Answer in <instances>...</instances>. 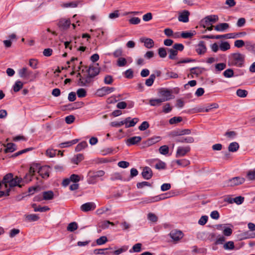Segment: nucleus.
I'll return each instance as SVG.
<instances>
[{
  "label": "nucleus",
  "mask_w": 255,
  "mask_h": 255,
  "mask_svg": "<svg viewBox=\"0 0 255 255\" xmlns=\"http://www.w3.org/2000/svg\"><path fill=\"white\" fill-rule=\"evenodd\" d=\"M223 248L225 250H233L235 248L234 243L233 241H229L224 244Z\"/></svg>",
  "instance_id": "obj_32"
},
{
  "label": "nucleus",
  "mask_w": 255,
  "mask_h": 255,
  "mask_svg": "<svg viewBox=\"0 0 255 255\" xmlns=\"http://www.w3.org/2000/svg\"><path fill=\"white\" fill-rule=\"evenodd\" d=\"M229 27V24L227 23H221L214 27L216 30L218 31H224Z\"/></svg>",
  "instance_id": "obj_23"
},
{
  "label": "nucleus",
  "mask_w": 255,
  "mask_h": 255,
  "mask_svg": "<svg viewBox=\"0 0 255 255\" xmlns=\"http://www.w3.org/2000/svg\"><path fill=\"white\" fill-rule=\"evenodd\" d=\"M114 81L113 78L112 76L107 75H106L104 79V82L105 84L111 85Z\"/></svg>",
  "instance_id": "obj_49"
},
{
  "label": "nucleus",
  "mask_w": 255,
  "mask_h": 255,
  "mask_svg": "<svg viewBox=\"0 0 255 255\" xmlns=\"http://www.w3.org/2000/svg\"><path fill=\"white\" fill-rule=\"evenodd\" d=\"M176 163L178 165H181L182 166H186L190 164L189 161L187 159H185L177 160L176 161Z\"/></svg>",
  "instance_id": "obj_45"
},
{
  "label": "nucleus",
  "mask_w": 255,
  "mask_h": 255,
  "mask_svg": "<svg viewBox=\"0 0 255 255\" xmlns=\"http://www.w3.org/2000/svg\"><path fill=\"white\" fill-rule=\"evenodd\" d=\"M54 197V193L52 191H45L43 193V199L45 200H52Z\"/></svg>",
  "instance_id": "obj_28"
},
{
  "label": "nucleus",
  "mask_w": 255,
  "mask_h": 255,
  "mask_svg": "<svg viewBox=\"0 0 255 255\" xmlns=\"http://www.w3.org/2000/svg\"><path fill=\"white\" fill-rule=\"evenodd\" d=\"M166 48L164 47H160L158 49V54L160 58H163L167 56Z\"/></svg>",
  "instance_id": "obj_37"
},
{
  "label": "nucleus",
  "mask_w": 255,
  "mask_h": 255,
  "mask_svg": "<svg viewBox=\"0 0 255 255\" xmlns=\"http://www.w3.org/2000/svg\"><path fill=\"white\" fill-rule=\"evenodd\" d=\"M184 45L181 43H175L172 47V48H173L177 52L178 51H182L184 49Z\"/></svg>",
  "instance_id": "obj_57"
},
{
  "label": "nucleus",
  "mask_w": 255,
  "mask_h": 255,
  "mask_svg": "<svg viewBox=\"0 0 255 255\" xmlns=\"http://www.w3.org/2000/svg\"><path fill=\"white\" fill-rule=\"evenodd\" d=\"M149 127L148 123L146 121H144L139 126L138 129L141 131H143L148 128Z\"/></svg>",
  "instance_id": "obj_59"
},
{
  "label": "nucleus",
  "mask_w": 255,
  "mask_h": 255,
  "mask_svg": "<svg viewBox=\"0 0 255 255\" xmlns=\"http://www.w3.org/2000/svg\"><path fill=\"white\" fill-rule=\"evenodd\" d=\"M160 140V137H156L155 138H152L150 139H148L146 142L145 144L147 146H150L152 144H153L157 142H158Z\"/></svg>",
  "instance_id": "obj_44"
},
{
  "label": "nucleus",
  "mask_w": 255,
  "mask_h": 255,
  "mask_svg": "<svg viewBox=\"0 0 255 255\" xmlns=\"http://www.w3.org/2000/svg\"><path fill=\"white\" fill-rule=\"evenodd\" d=\"M234 45L237 48H241L244 46H246V42L243 40H237L234 42Z\"/></svg>",
  "instance_id": "obj_62"
},
{
  "label": "nucleus",
  "mask_w": 255,
  "mask_h": 255,
  "mask_svg": "<svg viewBox=\"0 0 255 255\" xmlns=\"http://www.w3.org/2000/svg\"><path fill=\"white\" fill-rule=\"evenodd\" d=\"M141 175H152V171L151 168L148 166L143 168Z\"/></svg>",
  "instance_id": "obj_39"
},
{
  "label": "nucleus",
  "mask_w": 255,
  "mask_h": 255,
  "mask_svg": "<svg viewBox=\"0 0 255 255\" xmlns=\"http://www.w3.org/2000/svg\"><path fill=\"white\" fill-rule=\"evenodd\" d=\"M4 146L5 147L4 150L5 153L12 152L16 149V145L13 143H8Z\"/></svg>",
  "instance_id": "obj_22"
},
{
  "label": "nucleus",
  "mask_w": 255,
  "mask_h": 255,
  "mask_svg": "<svg viewBox=\"0 0 255 255\" xmlns=\"http://www.w3.org/2000/svg\"><path fill=\"white\" fill-rule=\"evenodd\" d=\"M151 186V184L148 182L143 181L141 182H138L137 183L136 186L138 188L140 189L144 187L147 186L150 187Z\"/></svg>",
  "instance_id": "obj_55"
},
{
  "label": "nucleus",
  "mask_w": 255,
  "mask_h": 255,
  "mask_svg": "<svg viewBox=\"0 0 255 255\" xmlns=\"http://www.w3.org/2000/svg\"><path fill=\"white\" fill-rule=\"evenodd\" d=\"M29 65L33 69H37L38 65L37 60L35 59H30L29 61Z\"/></svg>",
  "instance_id": "obj_53"
},
{
  "label": "nucleus",
  "mask_w": 255,
  "mask_h": 255,
  "mask_svg": "<svg viewBox=\"0 0 255 255\" xmlns=\"http://www.w3.org/2000/svg\"><path fill=\"white\" fill-rule=\"evenodd\" d=\"M127 63L126 58L123 57H119L117 60V65L119 67L125 66Z\"/></svg>",
  "instance_id": "obj_46"
},
{
  "label": "nucleus",
  "mask_w": 255,
  "mask_h": 255,
  "mask_svg": "<svg viewBox=\"0 0 255 255\" xmlns=\"http://www.w3.org/2000/svg\"><path fill=\"white\" fill-rule=\"evenodd\" d=\"M124 121L126 123V124H124L125 125V127L128 128L134 127L138 122V119L135 118L131 119L130 117H128L126 118Z\"/></svg>",
  "instance_id": "obj_14"
},
{
  "label": "nucleus",
  "mask_w": 255,
  "mask_h": 255,
  "mask_svg": "<svg viewBox=\"0 0 255 255\" xmlns=\"http://www.w3.org/2000/svg\"><path fill=\"white\" fill-rule=\"evenodd\" d=\"M141 140V137L139 136H135L131 137H130L127 139L126 144L128 146H130L131 145L135 144L139 142H140Z\"/></svg>",
  "instance_id": "obj_20"
},
{
  "label": "nucleus",
  "mask_w": 255,
  "mask_h": 255,
  "mask_svg": "<svg viewBox=\"0 0 255 255\" xmlns=\"http://www.w3.org/2000/svg\"><path fill=\"white\" fill-rule=\"evenodd\" d=\"M234 71L232 69H227L223 72V75L226 78H231L234 76Z\"/></svg>",
  "instance_id": "obj_40"
},
{
  "label": "nucleus",
  "mask_w": 255,
  "mask_h": 255,
  "mask_svg": "<svg viewBox=\"0 0 255 255\" xmlns=\"http://www.w3.org/2000/svg\"><path fill=\"white\" fill-rule=\"evenodd\" d=\"M207 48L205 42L200 41L199 43L196 46V51L199 55H203L206 52Z\"/></svg>",
  "instance_id": "obj_12"
},
{
  "label": "nucleus",
  "mask_w": 255,
  "mask_h": 255,
  "mask_svg": "<svg viewBox=\"0 0 255 255\" xmlns=\"http://www.w3.org/2000/svg\"><path fill=\"white\" fill-rule=\"evenodd\" d=\"M194 140L191 136L180 137L175 139V141L180 143H193Z\"/></svg>",
  "instance_id": "obj_21"
},
{
  "label": "nucleus",
  "mask_w": 255,
  "mask_h": 255,
  "mask_svg": "<svg viewBox=\"0 0 255 255\" xmlns=\"http://www.w3.org/2000/svg\"><path fill=\"white\" fill-rule=\"evenodd\" d=\"M247 34L246 32H240L237 33H229V39H235L242 36H244Z\"/></svg>",
  "instance_id": "obj_26"
},
{
  "label": "nucleus",
  "mask_w": 255,
  "mask_h": 255,
  "mask_svg": "<svg viewBox=\"0 0 255 255\" xmlns=\"http://www.w3.org/2000/svg\"><path fill=\"white\" fill-rule=\"evenodd\" d=\"M163 102L161 98L151 99L149 100V104L152 106H159Z\"/></svg>",
  "instance_id": "obj_29"
},
{
  "label": "nucleus",
  "mask_w": 255,
  "mask_h": 255,
  "mask_svg": "<svg viewBox=\"0 0 255 255\" xmlns=\"http://www.w3.org/2000/svg\"><path fill=\"white\" fill-rule=\"evenodd\" d=\"M233 233V230L231 228L228 227H224L223 233L225 236H230Z\"/></svg>",
  "instance_id": "obj_58"
},
{
  "label": "nucleus",
  "mask_w": 255,
  "mask_h": 255,
  "mask_svg": "<svg viewBox=\"0 0 255 255\" xmlns=\"http://www.w3.org/2000/svg\"><path fill=\"white\" fill-rule=\"evenodd\" d=\"M218 19L219 17L217 15L207 16L201 21L202 26L204 28H205L206 26L211 25L212 23L216 22Z\"/></svg>",
  "instance_id": "obj_5"
},
{
  "label": "nucleus",
  "mask_w": 255,
  "mask_h": 255,
  "mask_svg": "<svg viewBox=\"0 0 255 255\" xmlns=\"http://www.w3.org/2000/svg\"><path fill=\"white\" fill-rule=\"evenodd\" d=\"M52 168L48 165L41 166L39 163H33L29 168V173L31 175H34L38 173L39 175H49Z\"/></svg>",
  "instance_id": "obj_2"
},
{
  "label": "nucleus",
  "mask_w": 255,
  "mask_h": 255,
  "mask_svg": "<svg viewBox=\"0 0 255 255\" xmlns=\"http://www.w3.org/2000/svg\"><path fill=\"white\" fill-rule=\"evenodd\" d=\"M190 12L186 10H183L178 16V20L183 22H187L189 21V16Z\"/></svg>",
  "instance_id": "obj_19"
},
{
  "label": "nucleus",
  "mask_w": 255,
  "mask_h": 255,
  "mask_svg": "<svg viewBox=\"0 0 255 255\" xmlns=\"http://www.w3.org/2000/svg\"><path fill=\"white\" fill-rule=\"evenodd\" d=\"M246 48L249 51L252 52L255 54V44L253 42L247 41L246 42Z\"/></svg>",
  "instance_id": "obj_24"
},
{
  "label": "nucleus",
  "mask_w": 255,
  "mask_h": 255,
  "mask_svg": "<svg viewBox=\"0 0 255 255\" xmlns=\"http://www.w3.org/2000/svg\"><path fill=\"white\" fill-rule=\"evenodd\" d=\"M88 146L86 141H83L79 143L75 147V151L77 152L80 151L83 149L86 148Z\"/></svg>",
  "instance_id": "obj_33"
},
{
  "label": "nucleus",
  "mask_w": 255,
  "mask_h": 255,
  "mask_svg": "<svg viewBox=\"0 0 255 255\" xmlns=\"http://www.w3.org/2000/svg\"><path fill=\"white\" fill-rule=\"evenodd\" d=\"M77 94L79 98H84L86 96V91L83 88L79 89L77 91Z\"/></svg>",
  "instance_id": "obj_56"
},
{
  "label": "nucleus",
  "mask_w": 255,
  "mask_h": 255,
  "mask_svg": "<svg viewBox=\"0 0 255 255\" xmlns=\"http://www.w3.org/2000/svg\"><path fill=\"white\" fill-rule=\"evenodd\" d=\"M147 218L149 220H150L152 222H156L158 220V217L155 215V214L150 213L147 215Z\"/></svg>",
  "instance_id": "obj_60"
},
{
  "label": "nucleus",
  "mask_w": 255,
  "mask_h": 255,
  "mask_svg": "<svg viewBox=\"0 0 255 255\" xmlns=\"http://www.w3.org/2000/svg\"><path fill=\"white\" fill-rule=\"evenodd\" d=\"M108 250V248L103 249H95L94 250V254L95 255H107L108 253L107 251Z\"/></svg>",
  "instance_id": "obj_47"
},
{
  "label": "nucleus",
  "mask_w": 255,
  "mask_h": 255,
  "mask_svg": "<svg viewBox=\"0 0 255 255\" xmlns=\"http://www.w3.org/2000/svg\"><path fill=\"white\" fill-rule=\"evenodd\" d=\"M245 181V179L242 176H235L229 179L225 184L228 186H234L242 184Z\"/></svg>",
  "instance_id": "obj_6"
},
{
  "label": "nucleus",
  "mask_w": 255,
  "mask_h": 255,
  "mask_svg": "<svg viewBox=\"0 0 255 255\" xmlns=\"http://www.w3.org/2000/svg\"><path fill=\"white\" fill-rule=\"evenodd\" d=\"M220 48L223 51H225L230 48V45L228 42H223L220 45Z\"/></svg>",
  "instance_id": "obj_42"
},
{
  "label": "nucleus",
  "mask_w": 255,
  "mask_h": 255,
  "mask_svg": "<svg viewBox=\"0 0 255 255\" xmlns=\"http://www.w3.org/2000/svg\"><path fill=\"white\" fill-rule=\"evenodd\" d=\"M155 79V74H151L148 79L145 80V85L148 87H150L152 85Z\"/></svg>",
  "instance_id": "obj_34"
},
{
  "label": "nucleus",
  "mask_w": 255,
  "mask_h": 255,
  "mask_svg": "<svg viewBox=\"0 0 255 255\" xmlns=\"http://www.w3.org/2000/svg\"><path fill=\"white\" fill-rule=\"evenodd\" d=\"M129 22L131 24H138L140 22V19L137 17H133L129 19Z\"/></svg>",
  "instance_id": "obj_64"
},
{
  "label": "nucleus",
  "mask_w": 255,
  "mask_h": 255,
  "mask_svg": "<svg viewBox=\"0 0 255 255\" xmlns=\"http://www.w3.org/2000/svg\"><path fill=\"white\" fill-rule=\"evenodd\" d=\"M142 245L140 243L135 244L132 248V252L135 253H139L141 250Z\"/></svg>",
  "instance_id": "obj_61"
},
{
  "label": "nucleus",
  "mask_w": 255,
  "mask_h": 255,
  "mask_svg": "<svg viewBox=\"0 0 255 255\" xmlns=\"http://www.w3.org/2000/svg\"><path fill=\"white\" fill-rule=\"evenodd\" d=\"M169 236L173 241L177 242L183 238V234L180 231L174 230L170 232Z\"/></svg>",
  "instance_id": "obj_9"
},
{
  "label": "nucleus",
  "mask_w": 255,
  "mask_h": 255,
  "mask_svg": "<svg viewBox=\"0 0 255 255\" xmlns=\"http://www.w3.org/2000/svg\"><path fill=\"white\" fill-rule=\"evenodd\" d=\"M107 241L108 239L106 236H102L96 240V243L98 245H102L107 243Z\"/></svg>",
  "instance_id": "obj_52"
},
{
  "label": "nucleus",
  "mask_w": 255,
  "mask_h": 255,
  "mask_svg": "<svg viewBox=\"0 0 255 255\" xmlns=\"http://www.w3.org/2000/svg\"><path fill=\"white\" fill-rule=\"evenodd\" d=\"M159 152L163 155H166L168 153L169 148L167 145H162L159 148Z\"/></svg>",
  "instance_id": "obj_50"
},
{
  "label": "nucleus",
  "mask_w": 255,
  "mask_h": 255,
  "mask_svg": "<svg viewBox=\"0 0 255 255\" xmlns=\"http://www.w3.org/2000/svg\"><path fill=\"white\" fill-rule=\"evenodd\" d=\"M78 141H79L78 139H73L71 141H67V142H65L60 143V146L61 148L68 147L73 144H76L77 142H78Z\"/></svg>",
  "instance_id": "obj_30"
},
{
  "label": "nucleus",
  "mask_w": 255,
  "mask_h": 255,
  "mask_svg": "<svg viewBox=\"0 0 255 255\" xmlns=\"http://www.w3.org/2000/svg\"><path fill=\"white\" fill-rule=\"evenodd\" d=\"M57 151L52 149H48L46 151V154L49 157H53L55 156Z\"/></svg>",
  "instance_id": "obj_63"
},
{
  "label": "nucleus",
  "mask_w": 255,
  "mask_h": 255,
  "mask_svg": "<svg viewBox=\"0 0 255 255\" xmlns=\"http://www.w3.org/2000/svg\"><path fill=\"white\" fill-rule=\"evenodd\" d=\"M245 56L240 53L232 54L229 57L228 65L229 66L242 67L244 66Z\"/></svg>",
  "instance_id": "obj_3"
},
{
  "label": "nucleus",
  "mask_w": 255,
  "mask_h": 255,
  "mask_svg": "<svg viewBox=\"0 0 255 255\" xmlns=\"http://www.w3.org/2000/svg\"><path fill=\"white\" fill-rule=\"evenodd\" d=\"M248 91L246 90L239 89L237 90L236 94L237 96L241 98H245L248 95Z\"/></svg>",
  "instance_id": "obj_38"
},
{
  "label": "nucleus",
  "mask_w": 255,
  "mask_h": 255,
  "mask_svg": "<svg viewBox=\"0 0 255 255\" xmlns=\"http://www.w3.org/2000/svg\"><path fill=\"white\" fill-rule=\"evenodd\" d=\"M71 24V21L69 19L61 18L58 22V27L62 30L67 29Z\"/></svg>",
  "instance_id": "obj_10"
},
{
  "label": "nucleus",
  "mask_w": 255,
  "mask_h": 255,
  "mask_svg": "<svg viewBox=\"0 0 255 255\" xmlns=\"http://www.w3.org/2000/svg\"><path fill=\"white\" fill-rule=\"evenodd\" d=\"M100 71V69L98 64L97 66H90L87 70V72L90 76L94 78L99 74Z\"/></svg>",
  "instance_id": "obj_13"
},
{
  "label": "nucleus",
  "mask_w": 255,
  "mask_h": 255,
  "mask_svg": "<svg viewBox=\"0 0 255 255\" xmlns=\"http://www.w3.org/2000/svg\"><path fill=\"white\" fill-rule=\"evenodd\" d=\"M159 96L163 102H166L172 99V91L168 89H161L159 92Z\"/></svg>",
  "instance_id": "obj_8"
},
{
  "label": "nucleus",
  "mask_w": 255,
  "mask_h": 255,
  "mask_svg": "<svg viewBox=\"0 0 255 255\" xmlns=\"http://www.w3.org/2000/svg\"><path fill=\"white\" fill-rule=\"evenodd\" d=\"M190 150V148L189 146L183 147L179 146L178 147L176 153V157H179L184 156L188 152H189Z\"/></svg>",
  "instance_id": "obj_11"
},
{
  "label": "nucleus",
  "mask_w": 255,
  "mask_h": 255,
  "mask_svg": "<svg viewBox=\"0 0 255 255\" xmlns=\"http://www.w3.org/2000/svg\"><path fill=\"white\" fill-rule=\"evenodd\" d=\"M115 90V88L114 87H103L97 90L96 95L98 97H103L113 92Z\"/></svg>",
  "instance_id": "obj_7"
},
{
  "label": "nucleus",
  "mask_w": 255,
  "mask_h": 255,
  "mask_svg": "<svg viewBox=\"0 0 255 255\" xmlns=\"http://www.w3.org/2000/svg\"><path fill=\"white\" fill-rule=\"evenodd\" d=\"M248 228L251 231H254V233H252L250 236L251 238H255V224L253 223H249L248 224Z\"/></svg>",
  "instance_id": "obj_48"
},
{
  "label": "nucleus",
  "mask_w": 255,
  "mask_h": 255,
  "mask_svg": "<svg viewBox=\"0 0 255 255\" xmlns=\"http://www.w3.org/2000/svg\"><path fill=\"white\" fill-rule=\"evenodd\" d=\"M27 72V68L23 67L18 71V75L20 78H26Z\"/></svg>",
  "instance_id": "obj_54"
},
{
  "label": "nucleus",
  "mask_w": 255,
  "mask_h": 255,
  "mask_svg": "<svg viewBox=\"0 0 255 255\" xmlns=\"http://www.w3.org/2000/svg\"><path fill=\"white\" fill-rule=\"evenodd\" d=\"M182 121V118L181 117H174L172 118H171L169 121V123L171 125L175 124L181 122Z\"/></svg>",
  "instance_id": "obj_41"
},
{
  "label": "nucleus",
  "mask_w": 255,
  "mask_h": 255,
  "mask_svg": "<svg viewBox=\"0 0 255 255\" xmlns=\"http://www.w3.org/2000/svg\"><path fill=\"white\" fill-rule=\"evenodd\" d=\"M167 50L169 53L168 58L171 60L176 59V56L178 54V52L174 50L173 48H167Z\"/></svg>",
  "instance_id": "obj_25"
},
{
  "label": "nucleus",
  "mask_w": 255,
  "mask_h": 255,
  "mask_svg": "<svg viewBox=\"0 0 255 255\" xmlns=\"http://www.w3.org/2000/svg\"><path fill=\"white\" fill-rule=\"evenodd\" d=\"M93 78L94 77L90 76V75L88 74L85 78L81 77L79 79V85L81 86H86L92 82Z\"/></svg>",
  "instance_id": "obj_16"
},
{
  "label": "nucleus",
  "mask_w": 255,
  "mask_h": 255,
  "mask_svg": "<svg viewBox=\"0 0 255 255\" xmlns=\"http://www.w3.org/2000/svg\"><path fill=\"white\" fill-rule=\"evenodd\" d=\"M155 167L158 170L164 169L166 167V164L161 161H159L155 164Z\"/></svg>",
  "instance_id": "obj_51"
},
{
  "label": "nucleus",
  "mask_w": 255,
  "mask_h": 255,
  "mask_svg": "<svg viewBox=\"0 0 255 255\" xmlns=\"http://www.w3.org/2000/svg\"><path fill=\"white\" fill-rule=\"evenodd\" d=\"M78 228V224L75 222L70 223L67 227V230L70 232H74Z\"/></svg>",
  "instance_id": "obj_36"
},
{
  "label": "nucleus",
  "mask_w": 255,
  "mask_h": 255,
  "mask_svg": "<svg viewBox=\"0 0 255 255\" xmlns=\"http://www.w3.org/2000/svg\"><path fill=\"white\" fill-rule=\"evenodd\" d=\"M178 77V75L176 73L172 71H168L166 73V79H168L170 78L176 79Z\"/></svg>",
  "instance_id": "obj_43"
},
{
  "label": "nucleus",
  "mask_w": 255,
  "mask_h": 255,
  "mask_svg": "<svg viewBox=\"0 0 255 255\" xmlns=\"http://www.w3.org/2000/svg\"><path fill=\"white\" fill-rule=\"evenodd\" d=\"M4 176L3 180L0 182V191L3 193L2 196L9 195L10 188L16 186L21 187V179L18 176Z\"/></svg>",
  "instance_id": "obj_1"
},
{
  "label": "nucleus",
  "mask_w": 255,
  "mask_h": 255,
  "mask_svg": "<svg viewBox=\"0 0 255 255\" xmlns=\"http://www.w3.org/2000/svg\"><path fill=\"white\" fill-rule=\"evenodd\" d=\"M80 180V176H70L69 178L65 179L62 182V185L64 187L69 185L70 182H72L73 183L70 186V189L72 191L77 189L79 187V184L77 183V182Z\"/></svg>",
  "instance_id": "obj_4"
},
{
  "label": "nucleus",
  "mask_w": 255,
  "mask_h": 255,
  "mask_svg": "<svg viewBox=\"0 0 255 255\" xmlns=\"http://www.w3.org/2000/svg\"><path fill=\"white\" fill-rule=\"evenodd\" d=\"M84 159V156L82 154H77L76 155L74 156L72 159V162L74 163L78 164Z\"/></svg>",
  "instance_id": "obj_31"
},
{
  "label": "nucleus",
  "mask_w": 255,
  "mask_h": 255,
  "mask_svg": "<svg viewBox=\"0 0 255 255\" xmlns=\"http://www.w3.org/2000/svg\"><path fill=\"white\" fill-rule=\"evenodd\" d=\"M239 148V144L237 142L231 143L228 146V150L230 152H236Z\"/></svg>",
  "instance_id": "obj_27"
},
{
  "label": "nucleus",
  "mask_w": 255,
  "mask_h": 255,
  "mask_svg": "<svg viewBox=\"0 0 255 255\" xmlns=\"http://www.w3.org/2000/svg\"><path fill=\"white\" fill-rule=\"evenodd\" d=\"M96 206L93 202H88L83 204L81 206V210L83 212H88L95 209Z\"/></svg>",
  "instance_id": "obj_15"
},
{
  "label": "nucleus",
  "mask_w": 255,
  "mask_h": 255,
  "mask_svg": "<svg viewBox=\"0 0 255 255\" xmlns=\"http://www.w3.org/2000/svg\"><path fill=\"white\" fill-rule=\"evenodd\" d=\"M142 43H144V46L148 49H150L154 46L153 40L149 38L142 37L140 39Z\"/></svg>",
  "instance_id": "obj_18"
},
{
  "label": "nucleus",
  "mask_w": 255,
  "mask_h": 255,
  "mask_svg": "<svg viewBox=\"0 0 255 255\" xmlns=\"http://www.w3.org/2000/svg\"><path fill=\"white\" fill-rule=\"evenodd\" d=\"M191 133V130L189 129H177L171 132V134L173 136H177L189 134Z\"/></svg>",
  "instance_id": "obj_17"
},
{
  "label": "nucleus",
  "mask_w": 255,
  "mask_h": 255,
  "mask_svg": "<svg viewBox=\"0 0 255 255\" xmlns=\"http://www.w3.org/2000/svg\"><path fill=\"white\" fill-rule=\"evenodd\" d=\"M23 85V84L22 82H21L20 81H17L15 83V84L13 87V89L14 92H18L22 88Z\"/></svg>",
  "instance_id": "obj_35"
}]
</instances>
